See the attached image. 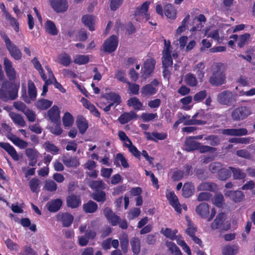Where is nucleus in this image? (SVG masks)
I'll use <instances>...</instances> for the list:
<instances>
[{
	"mask_svg": "<svg viewBox=\"0 0 255 255\" xmlns=\"http://www.w3.org/2000/svg\"><path fill=\"white\" fill-rule=\"evenodd\" d=\"M178 57V53L176 50H174L171 45L170 41L164 40V47L162 51V62L164 68L163 75L164 78L169 79L170 72L169 69L171 68L173 64L172 58L176 59Z\"/></svg>",
	"mask_w": 255,
	"mask_h": 255,
	"instance_id": "f257e3e1",
	"label": "nucleus"
},
{
	"mask_svg": "<svg viewBox=\"0 0 255 255\" xmlns=\"http://www.w3.org/2000/svg\"><path fill=\"white\" fill-rule=\"evenodd\" d=\"M213 74L210 78V83L215 86L221 85L225 82V66L221 63H217L213 65Z\"/></svg>",
	"mask_w": 255,
	"mask_h": 255,
	"instance_id": "f03ea898",
	"label": "nucleus"
},
{
	"mask_svg": "<svg viewBox=\"0 0 255 255\" xmlns=\"http://www.w3.org/2000/svg\"><path fill=\"white\" fill-rule=\"evenodd\" d=\"M121 103V97L115 93L106 94L101 99L100 107L106 112L110 111L112 107H116Z\"/></svg>",
	"mask_w": 255,
	"mask_h": 255,
	"instance_id": "7ed1b4c3",
	"label": "nucleus"
},
{
	"mask_svg": "<svg viewBox=\"0 0 255 255\" xmlns=\"http://www.w3.org/2000/svg\"><path fill=\"white\" fill-rule=\"evenodd\" d=\"M17 96V90L11 88L7 82L3 83L0 89V98L4 101L14 100Z\"/></svg>",
	"mask_w": 255,
	"mask_h": 255,
	"instance_id": "20e7f679",
	"label": "nucleus"
},
{
	"mask_svg": "<svg viewBox=\"0 0 255 255\" xmlns=\"http://www.w3.org/2000/svg\"><path fill=\"white\" fill-rule=\"evenodd\" d=\"M251 109L247 106H241L234 109L231 116L234 121L243 120L251 114Z\"/></svg>",
	"mask_w": 255,
	"mask_h": 255,
	"instance_id": "39448f33",
	"label": "nucleus"
},
{
	"mask_svg": "<svg viewBox=\"0 0 255 255\" xmlns=\"http://www.w3.org/2000/svg\"><path fill=\"white\" fill-rule=\"evenodd\" d=\"M211 227L213 230L219 229L221 230L227 231L230 228V225L228 222L225 221L224 214L220 213L212 222Z\"/></svg>",
	"mask_w": 255,
	"mask_h": 255,
	"instance_id": "423d86ee",
	"label": "nucleus"
},
{
	"mask_svg": "<svg viewBox=\"0 0 255 255\" xmlns=\"http://www.w3.org/2000/svg\"><path fill=\"white\" fill-rule=\"evenodd\" d=\"M4 42L6 48L7 49L11 56L15 60H20L22 57V53L18 47L11 42L9 38L5 36L4 37Z\"/></svg>",
	"mask_w": 255,
	"mask_h": 255,
	"instance_id": "0eeeda50",
	"label": "nucleus"
},
{
	"mask_svg": "<svg viewBox=\"0 0 255 255\" xmlns=\"http://www.w3.org/2000/svg\"><path fill=\"white\" fill-rule=\"evenodd\" d=\"M118 43V37L113 35L104 42L102 46L103 49L105 52L112 53L116 50Z\"/></svg>",
	"mask_w": 255,
	"mask_h": 255,
	"instance_id": "6e6552de",
	"label": "nucleus"
},
{
	"mask_svg": "<svg viewBox=\"0 0 255 255\" xmlns=\"http://www.w3.org/2000/svg\"><path fill=\"white\" fill-rule=\"evenodd\" d=\"M49 2L52 8L57 13H63L68 8L67 0H49Z\"/></svg>",
	"mask_w": 255,
	"mask_h": 255,
	"instance_id": "1a4fd4ad",
	"label": "nucleus"
},
{
	"mask_svg": "<svg viewBox=\"0 0 255 255\" xmlns=\"http://www.w3.org/2000/svg\"><path fill=\"white\" fill-rule=\"evenodd\" d=\"M149 4V2L146 1L140 7L136 8L135 12V16L137 20H140L143 19L147 20L149 18V14L147 12Z\"/></svg>",
	"mask_w": 255,
	"mask_h": 255,
	"instance_id": "9d476101",
	"label": "nucleus"
},
{
	"mask_svg": "<svg viewBox=\"0 0 255 255\" xmlns=\"http://www.w3.org/2000/svg\"><path fill=\"white\" fill-rule=\"evenodd\" d=\"M217 100L222 104L229 105L235 100V95L229 91H224L218 95Z\"/></svg>",
	"mask_w": 255,
	"mask_h": 255,
	"instance_id": "9b49d317",
	"label": "nucleus"
},
{
	"mask_svg": "<svg viewBox=\"0 0 255 255\" xmlns=\"http://www.w3.org/2000/svg\"><path fill=\"white\" fill-rule=\"evenodd\" d=\"M166 195L170 205L178 213H181L180 204L178 201L177 197L174 192L170 191H167Z\"/></svg>",
	"mask_w": 255,
	"mask_h": 255,
	"instance_id": "f8f14e48",
	"label": "nucleus"
},
{
	"mask_svg": "<svg viewBox=\"0 0 255 255\" xmlns=\"http://www.w3.org/2000/svg\"><path fill=\"white\" fill-rule=\"evenodd\" d=\"M57 220L62 223L64 227L70 226L73 222L74 217L68 213H59L57 216Z\"/></svg>",
	"mask_w": 255,
	"mask_h": 255,
	"instance_id": "ddd939ff",
	"label": "nucleus"
},
{
	"mask_svg": "<svg viewBox=\"0 0 255 255\" xmlns=\"http://www.w3.org/2000/svg\"><path fill=\"white\" fill-rule=\"evenodd\" d=\"M28 97H25L24 101L27 103H30L31 101H34L37 96V91L34 84L29 81L28 83Z\"/></svg>",
	"mask_w": 255,
	"mask_h": 255,
	"instance_id": "4468645a",
	"label": "nucleus"
},
{
	"mask_svg": "<svg viewBox=\"0 0 255 255\" xmlns=\"http://www.w3.org/2000/svg\"><path fill=\"white\" fill-rule=\"evenodd\" d=\"M104 213L112 225L116 226L119 224L120 220V217L113 213L111 209L109 208H105Z\"/></svg>",
	"mask_w": 255,
	"mask_h": 255,
	"instance_id": "2eb2a0df",
	"label": "nucleus"
},
{
	"mask_svg": "<svg viewBox=\"0 0 255 255\" xmlns=\"http://www.w3.org/2000/svg\"><path fill=\"white\" fill-rule=\"evenodd\" d=\"M223 133L224 134L231 136H242L248 134V130L246 128H229L225 129L223 130Z\"/></svg>",
	"mask_w": 255,
	"mask_h": 255,
	"instance_id": "dca6fc26",
	"label": "nucleus"
},
{
	"mask_svg": "<svg viewBox=\"0 0 255 255\" xmlns=\"http://www.w3.org/2000/svg\"><path fill=\"white\" fill-rule=\"evenodd\" d=\"M0 147L6 151L13 159L16 161L19 160V156L16 151L10 144L6 142H0Z\"/></svg>",
	"mask_w": 255,
	"mask_h": 255,
	"instance_id": "f3484780",
	"label": "nucleus"
},
{
	"mask_svg": "<svg viewBox=\"0 0 255 255\" xmlns=\"http://www.w3.org/2000/svg\"><path fill=\"white\" fill-rule=\"evenodd\" d=\"M3 65L7 77L9 79H14L15 77L16 72L13 68L12 63L8 59H4Z\"/></svg>",
	"mask_w": 255,
	"mask_h": 255,
	"instance_id": "a211bd4d",
	"label": "nucleus"
},
{
	"mask_svg": "<svg viewBox=\"0 0 255 255\" xmlns=\"http://www.w3.org/2000/svg\"><path fill=\"white\" fill-rule=\"evenodd\" d=\"M49 119L54 123H60V111L57 106H53L48 112Z\"/></svg>",
	"mask_w": 255,
	"mask_h": 255,
	"instance_id": "6ab92c4d",
	"label": "nucleus"
},
{
	"mask_svg": "<svg viewBox=\"0 0 255 255\" xmlns=\"http://www.w3.org/2000/svg\"><path fill=\"white\" fill-rule=\"evenodd\" d=\"M205 35L208 37L212 38L218 43H223L225 39L223 36L220 35V31L218 29H215L211 31H209L208 30H206L205 31Z\"/></svg>",
	"mask_w": 255,
	"mask_h": 255,
	"instance_id": "aec40b11",
	"label": "nucleus"
},
{
	"mask_svg": "<svg viewBox=\"0 0 255 255\" xmlns=\"http://www.w3.org/2000/svg\"><path fill=\"white\" fill-rule=\"evenodd\" d=\"M82 21L90 30H95L94 25L96 22V19L94 16L89 14L85 15L82 17Z\"/></svg>",
	"mask_w": 255,
	"mask_h": 255,
	"instance_id": "412c9836",
	"label": "nucleus"
},
{
	"mask_svg": "<svg viewBox=\"0 0 255 255\" xmlns=\"http://www.w3.org/2000/svg\"><path fill=\"white\" fill-rule=\"evenodd\" d=\"M81 102L82 103L83 106L89 110L90 112L96 117L99 118L100 117V114L98 112V110L96 108L95 106L92 104L90 102L88 101L84 98H82L81 99Z\"/></svg>",
	"mask_w": 255,
	"mask_h": 255,
	"instance_id": "4be33fe9",
	"label": "nucleus"
},
{
	"mask_svg": "<svg viewBox=\"0 0 255 255\" xmlns=\"http://www.w3.org/2000/svg\"><path fill=\"white\" fill-rule=\"evenodd\" d=\"M45 68L47 71L48 77L50 78V81H51V84H53L55 87L58 89L62 93H65V90L61 85V84L57 81L50 68L47 66H45Z\"/></svg>",
	"mask_w": 255,
	"mask_h": 255,
	"instance_id": "5701e85b",
	"label": "nucleus"
},
{
	"mask_svg": "<svg viewBox=\"0 0 255 255\" xmlns=\"http://www.w3.org/2000/svg\"><path fill=\"white\" fill-rule=\"evenodd\" d=\"M62 205V200L60 199H56L49 202L47 204L46 206L49 211L56 212L60 209Z\"/></svg>",
	"mask_w": 255,
	"mask_h": 255,
	"instance_id": "b1692460",
	"label": "nucleus"
},
{
	"mask_svg": "<svg viewBox=\"0 0 255 255\" xmlns=\"http://www.w3.org/2000/svg\"><path fill=\"white\" fill-rule=\"evenodd\" d=\"M155 65V61L151 58L147 59L144 62V68L142 69L143 73L146 75L150 74Z\"/></svg>",
	"mask_w": 255,
	"mask_h": 255,
	"instance_id": "393cba45",
	"label": "nucleus"
},
{
	"mask_svg": "<svg viewBox=\"0 0 255 255\" xmlns=\"http://www.w3.org/2000/svg\"><path fill=\"white\" fill-rule=\"evenodd\" d=\"M157 92V88L152 85L147 84L143 86L141 89V93L143 96H150L155 94Z\"/></svg>",
	"mask_w": 255,
	"mask_h": 255,
	"instance_id": "a878e982",
	"label": "nucleus"
},
{
	"mask_svg": "<svg viewBox=\"0 0 255 255\" xmlns=\"http://www.w3.org/2000/svg\"><path fill=\"white\" fill-rule=\"evenodd\" d=\"M199 142H196L192 137H190L185 142V149L188 151L197 150L199 147Z\"/></svg>",
	"mask_w": 255,
	"mask_h": 255,
	"instance_id": "bb28decb",
	"label": "nucleus"
},
{
	"mask_svg": "<svg viewBox=\"0 0 255 255\" xmlns=\"http://www.w3.org/2000/svg\"><path fill=\"white\" fill-rule=\"evenodd\" d=\"M196 211L199 216L205 218L209 214V205L205 203H201L196 207Z\"/></svg>",
	"mask_w": 255,
	"mask_h": 255,
	"instance_id": "cd10ccee",
	"label": "nucleus"
},
{
	"mask_svg": "<svg viewBox=\"0 0 255 255\" xmlns=\"http://www.w3.org/2000/svg\"><path fill=\"white\" fill-rule=\"evenodd\" d=\"M206 20V19L205 16L203 14H200L194 19L193 21L194 23L199 22V23L197 24L196 26H193L190 29V31H194L200 30L205 24Z\"/></svg>",
	"mask_w": 255,
	"mask_h": 255,
	"instance_id": "c85d7f7f",
	"label": "nucleus"
},
{
	"mask_svg": "<svg viewBox=\"0 0 255 255\" xmlns=\"http://www.w3.org/2000/svg\"><path fill=\"white\" fill-rule=\"evenodd\" d=\"M239 247L235 245H227L222 249L223 255H235L239 253Z\"/></svg>",
	"mask_w": 255,
	"mask_h": 255,
	"instance_id": "c756f323",
	"label": "nucleus"
},
{
	"mask_svg": "<svg viewBox=\"0 0 255 255\" xmlns=\"http://www.w3.org/2000/svg\"><path fill=\"white\" fill-rule=\"evenodd\" d=\"M56 61L64 66H68L70 64L71 60L69 55L66 53H62L57 56Z\"/></svg>",
	"mask_w": 255,
	"mask_h": 255,
	"instance_id": "7c9ffc66",
	"label": "nucleus"
},
{
	"mask_svg": "<svg viewBox=\"0 0 255 255\" xmlns=\"http://www.w3.org/2000/svg\"><path fill=\"white\" fill-rule=\"evenodd\" d=\"M197 189L199 191L209 190L212 192H215L218 188L216 184L212 182H203L200 184Z\"/></svg>",
	"mask_w": 255,
	"mask_h": 255,
	"instance_id": "2f4dec72",
	"label": "nucleus"
},
{
	"mask_svg": "<svg viewBox=\"0 0 255 255\" xmlns=\"http://www.w3.org/2000/svg\"><path fill=\"white\" fill-rule=\"evenodd\" d=\"M205 66L203 62H200L196 64L193 68V71L197 76L198 79L202 80L205 73Z\"/></svg>",
	"mask_w": 255,
	"mask_h": 255,
	"instance_id": "473e14b6",
	"label": "nucleus"
},
{
	"mask_svg": "<svg viewBox=\"0 0 255 255\" xmlns=\"http://www.w3.org/2000/svg\"><path fill=\"white\" fill-rule=\"evenodd\" d=\"M9 116L15 124L21 127L25 126V122L23 117L20 115L15 113L9 112Z\"/></svg>",
	"mask_w": 255,
	"mask_h": 255,
	"instance_id": "72a5a7b5",
	"label": "nucleus"
},
{
	"mask_svg": "<svg viewBox=\"0 0 255 255\" xmlns=\"http://www.w3.org/2000/svg\"><path fill=\"white\" fill-rule=\"evenodd\" d=\"M4 17L7 21L9 23L13 29L16 32L19 31V23L17 20L7 12L4 11Z\"/></svg>",
	"mask_w": 255,
	"mask_h": 255,
	"instance_id": "f704fd0d",
	"label": "nucleus"
},
{
	"mask_svg": "<svg viewBox=\"0 0 255 255\" xmlns=\"http://www.w3.org/2000/svg\"><path fill=\"white\" fill-rule=\"evenodd\" d=\"M137 115L133 112L125 113L119 118V121L122 124H125L134 118L137 117Z\"/></svg>",
	"mask_w": 255,
	"mask_h": 255,
	"instance_id": "c9c22d12",
	"label": "nucleus"
},
{
	"mask_svg": "<svg viewBox=\"0 0 255 255\" xmlns=\"http://www.w3.org/2000/svg\"><path fill=\"white\" fill-rule=\"evenodd\" d=\"M175 240L176 241L177 244L182 248L184 252L187 254L188 255H191V251L190 248L181 236L179 235L176 236Z\"/></svg>",
	"mask_w": 255,
	"mask_h": 255,
	"instance_id": "e433bc0d",
	"label": "nucleus"
},
{
	"mask_svg": "<svg viewBox=\"0 0 255 255\" xmlns=\"http://www.w3.org/2000/svg\"><path fill=\"white\" fill-rule=\"evenodd\" d=\"M8 139L11 140L13 144L19 147L20 148L23 149L28 146V143L23 140L20 139L14 135H10L8 137Z\"/></svg>",
	"mask_w": 255,
	"mask_h": 255,
	"instance_id": "4c0bfd02",
	"label": "nucleus"
},
{
	"mask_svg": "<svg viewBox=\"0 0 255 255\" xmlns=\"http://www.w3.org/2000/svg\"><path fill=\"white\" fill-rule=\"evenodd\" d=\"M164 13L168 18L174 19L176 17V11L170 4H166L164 7Z\"/></svg>",
	"mask_w": 255,
	"mask_h": 255,
	"instance_id": "58836bf2",
	"label": "nucleus"
},
{
	"mask_svg": "<svg viewBox=\"0 0 255 255\" xmlns=\"http://www.w3.org/2000/svg\"><path fill=\"white\" fill-rule=\"evenodd\" d=\"M67 203L68 206L75 208L81 204L80 198L75 195L69 196L67 198Z\"/></svg>",
	"mask_w": 255,
	"mask_h": 255,
	"instance_id": "ea45409f",
	"label": "nucleus"
},
{
	"mask_svg": "<svg viewBox=\"0 0 255 255\" xmlns=\"http://www.w3.org/2000/svg\"><path fill=\"white\" fill-rule=\"evenodd\" d=\"M97 222L96 221H92L90 223V225L88 227L87 230L86 231L85 235L90 239H93L96 236V232L95 226Z\"/></svg>",
	"mask_w": 255,
	"mask_h": 255,
	"instance_id": "a19ab883",
	"label": "nucleus"
},
{
	"mask_svg": "<svg viewBox=\"0 0 255 255\" xmlns=\"http://www.w3.org/2000/svg\"><path fill=\"white\" fill-rule=\"evenodd\" d=\"M62 161L67 167H76L80 163L76 157H67L63 156Z\"/></svg>",
	"mask_w": 255,
	"mask_h": 255,
	"instance_id": "79ce46f5",
	"label": "nucleus"
},
{
	"mask_svg": "<svg viewBox=\"0 0 255 255\" xmlns=\"http://www.w3.org/2000/svg\"><path fill=\"white\" fill-rule=\"evenodd\" d=\"M182 195L184 197L188 198L192 196L194 191V187L191 183H185L182 188Z\"/></svg>",
	"mask_w": 255,
	"mask_h": 255,
	"instance_id": "37998d69",
	"label": "nucleus"
},
{
	"mask_svg": "<svg viewBox=\"0 0 255 255\" xmlns=\"http://www.w3.org/2000/svg\"><path fill=\"white\" fill-rule=\"evenodd\" d=\"M127 105L129 107H132L135 110H142V103L136 97L130 98L127 101Z\"/></svg>",
	"mask_w": 255,
	"mask_h": 255,
	"instance_id": "c03bdc74",
	"label": "nucleus"
},
{
	"mask_svg": "<svg viewBox=\"0 0 255 255\" xmlns=\"http://www.w3.org/2000/svg\"><path fill=\"white\" fill-rule=\"evenodd\" d=\"M190 15L187 14L181 22V25L179 26L176 30V36H178L185 31L188 27V23L189 21Z\"/></svg>",
	"mask_w": 255,
	"mask_h": 255,
	"instance_id": "a18cd8bd",
	"label": "nucleus"
},
{
	"mask_svg": "<svg viewBox=\"0 0 255 255\" xmlns=\"http://www.w3.org/2000/svg\"><path fill=\"white\" fill-rule=\"evenodd\" d=\"M45 28L46 31L52 35H57L58 30L53 22L50 20H47L45 24Z\"/></svg>",
	"mask_w": 255,
	"mask_h": 255,
	"instance_id": "49530a36",
	"label": "nucleus"
},
{
	"mask_svg": "<svg viewBox=\"0 0 255 255\" xmlns=\"http://www.w3.org/2000/svg\"><path fill=\"white\" fill-rule=\"evenodd\" d=\"M76 122L80 132L82 134L85 133L88 128V125L86 120L83 117H79L78 118Z\"/></svg>",
	"mask_w": 255,
	"mask_h": 255,
	"instance_id": "de8ad7c7",
	"label": "nucleus"
},
{
	"mask_svg": "<svg viewBox=\"0 0 255 255\" xmlns=\"http://www.w3.org/2000/svg\"><path fill=\"white\" fill-rule=\"evenodd\" d=\"M204 115H203V112L201 111L195 114L193 117L192 119L188 122V123L187 124L188 125H203L205 124V122H203L201 120H197V118H199L201 119L203 118Z\"/></svg>",
	"mask_w": 255,
	"mask_h": 255,
	"instance_id": "09e8293b",
	"label": "nucleus"
},
{
	"mask_svg": "<svg viewBox=\"0 0 255 255\" xmlns=\"http://www.w3.org/2000/svg\"><path fill=\"white\" fill-rule=\"evenodd\" d=\"M130 245L133 253L138 254L140 251V242L137 238H133L130 240Z\"/></svg>",
	"mask_w": 255,
	"mask_h": 255,
	"instance_id": "8fccbe9b",
	"label": "nucleus"
},
{
	"mask_svg": "<svg viewBox=\"0 0 255 255\" xmlns=\"http://www.w3.org/2000/svg\"><path fill=\"white\" fill-rule=\"evenodd\" d=\"M230 169L233 173L234 179H244L246 176V173L240 168L230 167Z\"/></svg>",
	"mask_w": 255,
	"mask_h": 255,
	"instance_id": "3c124183",
	"label": "nucleus"
},
{
	"mask_svg": "<svg viewBox=\"0 0 255 255\" xmlns=\"http://www.w3.org/2000/svg\"><path fill=\"white\" fill-rule=\"evenodd\" d=\"M251 37L249 33H245L240 35L238 39V45L240 47H244L251 41Z\"/></svg>",
	"mask_w": 255,
	"mask_h": 255,
	"instance_id": "603ef678",
	"label": "nucleus"
},
{
	"mask_svg": "<svg viewBox=\"0 0 255 255\" xmlns=\"http://www.w3.org/2000/svg\"><path fill=\"white\" fill-rule=\"evenodd\" d=\"M119 239L121 242V247L122 250L124 253H127L128 246V239L127 234L125 233L122 234L120 236Z\"/></svg>",
	"mask_w": 255,
	"mask_h": 255,
	"instance_id": "864d4df0",
	"label": "nucleus"
},
{
	"mask_svg": "<svg viewBox=\"0 0 255 255\" xmlns=\"http://www.w3.org/2000/svg\"><path fill=\"white\" fill-rule=\"evenodd\" d=\"M89 61L88 55H76L74 57V62L78 65L87 64Z\"/></svg>",
	"mask_w": 255,
	"mask_h": 255,
	"instance_id": "5fc2aeb1",
	"label": "nucleus"
},
{
	"mask_svg": "<svg viewBox=\"0 0 255 255\" xmlns=\"http://www.w3.org/2000/svg\"><path fill=\"white\" fill-rule=\"evenodd\" d=\"M192 101V97L190 96H186L180 99V102L182 104V109L187 111L191 109L192 106L190 104Z\"/></svg>",
	"mask_w": 255,
	"mask_h": 255,
	"instance_id": "6e6d98bb",
	"label": "nucleus"
},
{
	"mask_svg": "<svg viewBox=\"0 0 255 255\" xmlns=\"http://www.w3.org/2000/svg\"><path fill=\"white\" fill-rule=\"evenodd\" d=\"M231 172L230 167L228 168H222L218 174L219 179L224 181L229 179L231 176Z\"/></svg>",
	"mask_w": 255,
	"mask_h": 255,
	"instance_id": "4d7b16f0",
	"label": "nucleus"
},
{
	"mask_svg": "<svg viewBox=\"0 0 255 255\" xmlns=\"http://www.w3.org/2000/svg\"><path fill=\"white\" fill-rule=\"evenodd\" d=\"M31 62L33 64L34 68L38 71L42 79L46 80V76L44 74V70L42 69L41 65L40 64L38 59L35 57L32 60Z\"/></svg>",
	"mask_w": 255,
	"mask_h": 255,
	"instance_id": "13d9d810",
	"label": "nucleus"
},
{
	"mask_svg": "<svg viewBox=\"0 0 255 255\" xmlns=\"http://www.w3.org/2000/svg\"><path fill=\"white\" fill-rule=\"evenodd\" d=\"M98 208L97 204L92 201H89L83 205V209L87 213H94Z\"/></svg>",
	"mask_w": 255,
	"mask_h": 255,
	"instance_id": "bf43d9fd",
	"label": "nucleus"
},
{
	"mask_svg": "<svg viewBox=\"0 0 255 255\" xmlns=\"http://www.w3.org/2000/svg\"><path fill=\"white\" fill-rule=\"evenodd\" d=\"M52 104V102L47 99H40L36 102V106L41 110H46Z\"/></svg>",
	"mask_w": 255,
	"mask_h": 255,
	"instance_id": "052dcab7",
	"label": "nucleus"
},
{
	"mask_svg": "<svg viewBox=\"0 0 255 255\" xmlns=\"http://www.w3.org/2000/svg\"><path fill=\"white\" fill-rule=\"evenodd\" d=\"M166 245L168 249L174 255H182V253L179 248L172 242H167Z\"/></svg>",
	"mask_w": 255,
	"mask_h": 255,
	"instance_id": "680f3d73",
	"label": "nucleus"
},
{
	"mask_svg": "<svg viewBox=\"0 0 255 255\" xmlns=\"http://www.w3.org/2000/svg\"><path fill=\"white\" fill-rule=\"evenodd\" d=\"M184 81L186 84L191 87H195L198 83L195 77L191 73H189L185 76Z\"/></svg>",
	"mask_w": 255,
	"mask_h": 255,
	"instance_id": "e2e57ef3",
	"label": "nucleus"
},
{
	"mask_svg": "<svg viewBox=\"0 0 255 255\" xmlns=\"http://www.w3.org/2000/svg\"><path fill=\"white\" fill-rule=\"evenodd\" d=\"M161 232L166 237L170 239L171 240H175V236H176V234L177 233V230H172L170 228H165V229H162Z\"/></svg>",
	"mask_w": 255,
	"mask_h": 255,
	"instance_id": "0e129e2a",
	"label": "nucleus"
},
{
	"mask_svg": "<svg viewBox=\"0 0 255 255\" xmlns=\"http://www.w3.org/2000/svg\"><path fill=\"white\" fill-rule=\"evenodd\" d=\"M62 121L65 127H69L72 125L74 122V118L70 113L66 112L62 118Z\"/></svg>",
	"mask_w": 255,
	"mask_h": 255,
	"instance_id": "69168bd1",
	"label": "nucleus"
},
{
	"mask_svg": "<svg viewBox=\"0 0 255 255\" xmlns=\"http://www.w3.org/2000/svg\"><path fill=\"white\" fill-rule=\"evenodd\" d=\"M40 181L37 178H32L29 182L30 190L33 192H38Z\"/></svg>",
	"mask_w": 255,
	"mask_h": 255,
	"instance_id": "338daca9",
	"label": "nucleus"
},
{
	"mask_svg": "<svg viewBox=\"0 0 255 255\" xmlns=\"http://www.w3.org/2000/svg\"><path fill=\"white\" fill-rule=\"evenodd\" d=\"M44 146L47 151L50 152L53 154H57L59 151V148L54 144L49 142H45Z\"/></svg>",
	"mask_w": 255,
	"mask_h": 255,
	"instance_id": "774afa93",
	"label": "nucleus"
}]
</instances>
